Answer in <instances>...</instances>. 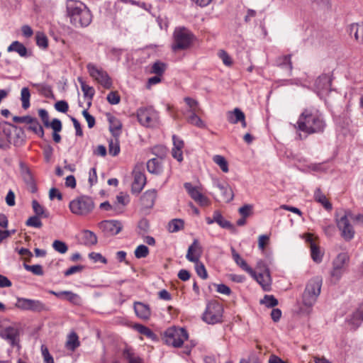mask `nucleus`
<instances>
[{"label":"nucleus","instance_id":"46","mask_svg":"<svg viewBox=\"0 0 363 363\" xmlns=\"http://www.w3.org/2000/svg\"><path fill=\"white\" fill-rule=\"evenodd\" d=\"M349 260V257L346 253H340L333 262V266L337 269H342L346 262Z\"/></svg>","mask_w":363,"mask_h":363},{"label":"nucleus","instance_id":"63","mask_svg":"<svg viewBox=\"0 0 363 363\" xmlns=\"http://www.w3.org/2000/svg\"><path fill=\"white\" fill-rule=\"evenodd\" d=\"M82 115L87 122L89 128H92L96 123L95 118L88 112L87 109L82 111Z\"/></svg>","mask_w":363,"mask_h":363},{"label":"nucleus","instance_id":"18","mask_svg":"<svg viewBox=\"0 0 363 363\" xmlns=\"http://www.w3.org/2000/svg\"><path fill=\"white\" fill-rule=\"evenodd\" d=\"M135 315L140 319L148 320L151 315V310L148 304L135 301L133 305Z\"/></svg>","mask_w":363,"mask_h":363},{"label":"nucleus","instance_id":"19","mask_svg":"<svg viewBox=\"0 0 363 363\" xmlns=\"http://www.w3.org/2000/svg\"><path fill=\"white\" fill-rule=\"evenodd\" d=\"M347 31L350 36L353 35L359 43L363 44V22L349 25Z\"/></svg>","mask_w":363,"mask_h":363},{"label":"nucleus","instance_id":"30","mask_svg":"<svg viewBox=\"0 0 363 363\" xmlns=\"http://www.w3.org/2000/svg\"><path fill=\"white\" fill-rule=\"evenodd\" d=\"M8 52H16L21 57H27L28 50L26 47L18 41H13L7 48Z\"/></svg>","mask_w":363,"mask_h":363},{"label":"nucleus","instance_id":"8","mask_svg":"<svg viewBox=\"0 0 363 363\" xmlns=\"http://www.w3.org/2000/svg\"><path fill=\"white\" fill-rule=\"evenodd\" d=\"M86 69L89 75L103 87L107 89L112 87V80L106 71L104 70L102 68L97 67L91 62L86 65Z\"/></svg>","mask_w":363,"mask_h":363},{"label":"nucleus","instance_id":"21","mask_svg":"<svg viewBox=\"0 0 363 363\" xmlns=\"http://www.w3.org/2000/svg\"><path fill=\"white\" fill-rule=\"evenodd\" d=\"M315 88L319 91L328 90L331 86V79L327 74L320 75L315 81Z\"/></svg>","mask_w":363,"mask_h":363},{"label":"nucleus","instance_id":"61","mask_svg":"<svg viewBox=\"0 0 363 363\" xmlns=\"http://www.w3.org/2000/svg\"><path fill=\"white\" fill-rule=\"evenodd\" d=\"M240 363H262V361L257 354L251 352L247 359H242Z\"/></svg>","mask_w":363,"mask_h":363},{"label":"nucleus","instance_id":"35","mask_svg":"<svg viewBox=\"0 0 363 363\" xmlns=\"http://www.w3.org/2000/svg\"><path fill=\"white\" fill-rule=\"evenodd\" d=\"M14 128L15 137L13 140V144L16 147L21 146L25 142V133L22 128L17 125H13Z\"/></svg>","mask_w":363,"mask_h":363},{"label":"nucleus","instance_id":"41","mask_svg":"<svg viewBox=\"0 0 363 363\" xmlns=\"http://www.w3.org/2000/svg\"><path fill=\"white\" fill-rule=\"evenodd\" d=\"M30 92L28 87H23L21 91V100L22 101V108L28 109L30 106Z\"/></svg>","mask_w":363,"mask_h":363},{"label":"nucleus","instance_id":"29","mask_svg":"<svg viewBox=\"0 0 363 363\" xmlns=\"http://www.w3.org/2000/svg\"><path fill=\"white\" fill-rule=\"evenodd\" d=\"M133 328L138 331L140 334L145 335L149 339L153 341H158L159 338L156 334H155L149 328L140 324L135 323L133 325Z\"/></svg>","mask_w":363,"mask_h":363},{"label":"nucleus","instance_id":"5","mask_svg":"<svg viewBox=\"0 0 363 363\" xmlns=\"http://www.w3.org/2000/svg\"><path fill=\"white\" fill-rule=\"evenodd\" d=\"M174 42L172 45L173 51L186 50L190 47L194 38V34L187 28H177L173 33Z\"/></svg>","mask_w":363,"mask_h":363},{"label":"nucleus","instance_id":"38","mask_svg":"<svg viewBox=\"0 0 363 363\" xmlns=\"http://www.w3.org/2000/svg\"><path fill=\"white\" fill-rule=\"evenodd\" d=\"M33 121L29 123L28 130L33 131L34 133L38 135L40 138H43L45 135L44 129L42 125L39 123V121L36 118L33 117Z\"/></svg>","mask_w":363,"mask_h":363},{"label":"nucleus","instance_id":"55","mask_svg":"<svg viewBox=\"0 0 363 363\" xmlns=\"http://www.w3.org/2000/svg\"><path fill=\"white\" fill-rule=\"evenodd\" d=\"M124 355L128 360V363H144V360L141 357L135 355L128 350L124 351Z\"/></svg>","mask_w":363,"mask_h":363},{"label":"nucleus","instance_id":"57","mask_svg":"<svg viewBox=\"0 0 363 363\" xmlns=\"http://www.w3.org/2000/svg\"><path fill=\"white\" fill-rule=\"evenodd\" d=\"M26 225L27 226H31L37 228H40L42 227L43 223L40 221V216H33L30 217L26 222Z\"/></svg>","mask_w":363,"mask_h":363},{"label":"nucleus","instance_id":"50","mask_svg":"<svg viewBox=\"0 0 363 363\" xmlns=\"http://www.w3.org/2000/svg\"><path fill=\"white\" fill-rule=\"evenodd\" d=\"M23 266L26 270L31 272L35 275L43 276L44 274L43 267L40 264L29 265L23 263Z\"/></svg>","mask_w":363,"mask_h":363},{"label":"nucleus","instance_id":"22","mask_svg":"<svg viewBox=\"0 0 363 363\" xmlns=\"http://www.w3.org/2000/svg\"><path fill=\"white\" fill-rule=\"evenodd\" d=\"M108 121L109 123V130L114 138H118L121 135L122 123L116 117L108 113Z\"/></svg>","mask_w":363,"mask_h":363},{"label":"nucleus","instance_id":"58","mask_svg":"<svg viewBox=\"0 0 363 363\" xmlns=\"http://www.w3.org/2000/svg\"><path fill=\"white\" fill-rule=\"evenodd\" d=\"M211 285L216 287V291L220 294L229 296L232 293L230 288L224 284H212Z\"/></svg>","mask_w":363,"mask_h":363},{"label":"nucleus","instance_id":"37","mask_svg":"<svg viewBox=\"0 0 363 363\" xmlns=\"http://www.w3.org/2000/svg\"><path fill=\"white\" fill-rule=\"evenodd\" d=\"M77 80L81 85L82 91H83L84 97H88L89 99L92 100L95 94V90L94 87L86 84L82 77H78Z\"/></svg>","mask_w":363,"mask_h":363},{"label":"nucleus","instance_id":"23","mask_svg":"<svg viewBox=\"0 0 363 363\" xmlns=\"http://www.w3.org/2000/svg\"><path fill=\"white\" fill-rule=\"evenodd\" d=\"M275 65L279 67L282 69H285L288 70L289 72H291L293 69L292 62H291V55H285L282 56H279L275 60Z\"/></svg>","mask_w":363,"mask_h":363},{"label":"nucleus","instance_id":"47","mask_svg":"<svg viewBox=\"0 0 363 363\" xmlns=\"http://www.w3.org/2000/svg\"><path fill=\"white\" fill-rule=\"evenodd\" d=\"M35 40L37 45L45 50L48 47V39L46 35L43 32H37L35 35Z\"/></svg>","mask_w":363,"mask_h":363},{"label":"nucleus","instance_id":"15","mask_svg":"<svg viewBox=\"0 0 363 363\" xmlns=\"http://www.w3.org/2000/svg\"><path fill=\"white\" fill-rule=\"evenodd\" d=\"M254 279H255L259 284L261 285L262 288L265 291H269L271 289V277L269 272L267 270L266 274L257 273L254 271V273H248Z\"/></svg>","mask_w":363,"mask_h":363},{"label":"nucleus","instance_id":"52","mask_svg":"<svg viewBox=\"0 0 363 363\" xmlns=\"http://www.w3.org/2000/svg\"><path fill=\"white\" fill-rule=\"evenodd\" d=\"M139 229L138 234L141 236H144L145 234L147 233L150 229V223L147 218H142L139 220L138 224Z\"/></svg>","mask_w":363,"mask_h":363},{"label":"nucleus","instance_id":"51","mask_svg":"<svg viewBox=\"0 0 363 363\" xmlns=\"http://www.w3.org/2000/svg\"><path fill=\"white\" fill-rule=\"evenodd\" d=\"M149 252V249L146 245H140L135 250L134 254L137 259H141L147 257Z\"/></svg>","mask_w":363,"mask_h":363},{"label":"nucleus","instance_id":"33","mask_svg":"<svg viewBox=\"0 0 363 363\" xmlns=\"http://www.w3.org/2000/svg\"><path fill=\"white\" fill-rule=\"evenodd\" d=\"M13 125V124L7 121H3L0 123V128H1L3 133L6 138V141L9 146L12 143V133L14 132Z\"/></svg>","mask_w":363,"mask_h":363},{"label":"nucleus","instance_id":"43","mask_svg":"<svg viewBox=\"0 0 363 363\" xmlns=\"http://www.w3.org/2000/svg\"><path fill=\"white\" fill-rule=\"evenodd\" d=\"M120 150L118 138L111 139L108 141V152L113 157L117 156L120 152Z\"/></svg>","mask_w":363,"mask_h":363},{"label":"nucleus","instance_id":"20","mask_svg":"<svg viewBox=\"0 0 363 363\" xmlns=\"http://www.w3.org/2000/svg\"><path fill=\"white\" fill-rule=\"evenodd\" d=\"M157 198V191L155 189L147 190L141 196V205L145 208H152Z\"/></svg>","mask_w":363,"mask_h":363},{"label":"nucleus","instance_id":"64","mask_svg":"<svg viewBox=\"0 0 363 363\" xmlns=\"http://www.w3.org/2000/svg\"><path fill=\"white\" fill-rule=\"evenodd\" d=\"M42 355L45 363H55L53 357L50 354L48 349L45 345L41 346Z\"/></svg>","mask_w":363,"mask_h":363},{"label":"nucleus","instance_id":"25","mask_svg":"<svg viewBox=\"0 0 363 363\" xmlns=\"http://www.w3.org/2000/svg\"><path fill=\"white\" fill-rule=\"evenodd\" d=\"M230 250L233 260L242 269L247 273H254L252 268L248 266L245 260L240 257L233 247H231Z\"/></svg>","mask_w":363,"mask_h":363},{"label":"nucleus","instance_id":"54","mask_svg":"<svg viewBox=\"0 0 363 363\" xmlns=\"http://www.w3.org/2000/svg\"><path fill=\"white\" fill-rule=\"evenodd\" d=\"M194 263L196 264L195 269L198 276H199L203 279H206L208 278V273L204 264L199 260V262Z\"/></svg>","mask_w":363,"mask_h":363},{"label":"nucleus","instance_id":"16","mask_svg":"<svg viewBox=\"0 0 363 363\" xmlns=\"http://www.w3.org/2000/svg\"><path fill=\"white\" fill-rule=\"evenodd\" d=\"M19 168L23 181L26 184L32 187V192H35L37 188L35 183V179L29 167L23 162H20Z\"/></svg>","mask_w":363,"mask_h":363},{"label":"nucleus","instance_id":"7","mask_svg":"<svg viewBox=\"0 0 363 363\" xmlns=\"http://www.w3.org/2000/svg\"><path fill=\"white\" fill-rule=\"evenodd\" d=\"M223 308L217 301L209 302L202 315V319L208 324H216L222 321Z\"/></svg>","mask_w":363,"mask_h":363},{"label":"nucleus","instance_id":"49","mask_svg":"<svg viewBox=\"0 0 363 363\" xmlns=\"http://www.w3.org/2000/svg\"><path fill=\"white\" fill-rule=\"evenodd\" d=\"M259 303L260 304L265 305L267 308H273L279 303L278 300L273 295H264Z\"/></svg>","mask_w":363,"mask_h":363},{"label":"nucleus","instance_id":"4","mask_svg":"<svg viewBox=\"0 0 363 363\" xmlns=\"http://www.w3.org/2000/svg\"><path fill=\"white\" fill-rule=\"evenodd\" d=\"M188 337V333L184 328L174 326L168 328L162 335L164 343L174 347H180Z\"/></svg>","mask_w":363,"mask_h":363},{"label":"nucleus","instance_id":"13","mask_svg":"<svg viewBox=\"0 0 363 363\" xmlns=\"http://www.w3.org/2000/svg\"><path fill=\"white\" fill-rule=\"evenodd\" d=\"M133 182L131 186L133 194H139L146 184V176L140 168L135 167L133 171Z\"/></svg>","mask_w":363,"mask_h":363},{"label":"nucleus","instance_id":"39","mask_svg":"<svg viewBox=\"0 0 363 363\" xmlns=\"http://www.w3.org/2000/svg\"><path fill=\"white\" fill-rule=\"evenodd\" d=\"M167 152V148L163 145H157L151 148V153L157 157V159L160 160L165 158Z\"/></svg>","mask_w":363,"mask_h":363},{"label":"nucleus","instance_id":"14","mask_svg":"<svg viewBox=\"0 0 363 363\" xmlns=\"http://www.w3.org/2000/svg\"><path fill=\"white\" fill-rule=\"evenodd\" d=\"M213 186L218 188L221 192L222 200L229 203L233 200L234 194L230 185L225 182H220L218 179H214Z\"/></svg>","mask_w":363,"mask_h":363},{"label":"nucleus","instance_id":"53","mask_svg":"<svg viewBox=\"0 0 363 363\" xmlns=\"http://www.w3.org/2000/svg\"><path fill=\"white\" fill-rule=\"evenodd\" d=\"M311 257L315 262L320 263L322 261V255L320 254V249L314 243L311 244Z\"/></svg>","mask_w":363,"mask_h":363},{"label":"nucleus","instance_id":"11","mask_svg":"<svg viewBox=\"0 0 363 363\" xmlns=\"http://www.w3.org/2000/svg\"><path fill=\"white\" fill-rule=\"evenodd\" d=\"M335 217L337 227L341 232V236L346 241L352 240L355 235V230L350 223V220H347L346 218H340L338 216H335Z\"/></svg>","mask_w":363,"mask_h":363},{"label":"nucleus","instance_id":"44","mask_svg":"<svg viewBox=\"0 0 363 363\" xmlns=\"http://www.w3.org/2000/svg\"><path fill=\"white\" fill-rule=\"evenodd\" d=\"M190 116L187 118L188 123L199 128H203L205 124L201 118L196 114V112L189 110Z\"/></svg>","mask_w":363,"mask_h":363},{"label":"nucleus","instance_id":"28","mask_svg":"<svg viewBox=\"0 0 363 363\" xmlns=\"http://www.w3.org/2000/svg\"><path fill=\"white\" fill-rule=\"evenodd\" d=\"M363 322V303L361 304L355 312L352 313L349 320V323L357 329Z\"/></svg>","mask_w":363,"mask_h":363},{"label":"nucleus","instance_id":"26","mask_svg":"<svg viewBox=\"0 0 363 363\" xmlns=\"http://www.w3.org/2000/svg\"><path fill=\"white\" fill-rule=\"evenodd\" d=\"M82 243L85 246L90 247L96 245L98 242V238L96 235L89 230H84L82 232Z\"/></svg>","mask_w":363,"mask_h":363},{"label":"nucleus","instance_id":"24","mask_svg":"<svg viewBox=\"0 0 363 363\" xmlns=\"http://www.w3.org/2000/svg\"><path fill=\"white\" fill-rule=\"evenodd\" d=\"M18 335V330L13 327L6 328L1 332V337L7 340L12 346L16 345V338Z\"/></svg>","mask_w":363,"mask_h":363},{"label":"nucleus","instance_id":"9","mask_svg":"<svg viewBox=\"0 0 363 363\" xmlns=\"http://www.w3.org/2000/svg\"><path fill=\"white\" fill-rule=\"evenodd\" d=\"M15 306L23 311H30L35 313L49 310L48 307L41 301L26 298H17Z\"/></svg>","mask_w":363,"mask_h":363},{"label":"nucleus","instance_id":"59","mask_svg":"<svg viewBox=\"0 0 363 363\" xmlns=\"http://www.w3.org/2000/svg\"><path fill=\"white\" fill-rule=\"evenodd\" d=\"M335 216H338L340 218H346L347 220L352 219L354 221L355 216L352 211L350 209L347 210H340L338 212L335 213Z\"/></svg>","mask_w":363,"mask_h":363},{"label":"nucleus","instance_id":"3","mask_svg":"<svg viewBox=\"0 0 363 363\" xmlns=\"http://www.w3.org/2000/svg\"><path fill=\"white\" fill-rule=\"evenodd\" d=\"M323 279L320 277H314L308 280L302 294V303L311 310L317 301L321 291Z\"/></svg>","mask_w":363,"mask_h":363},{"label":"nucleus","instance_id":"56","mask_svg":"<svg viewBox=\"0 0 363 363\" xmlns=\"http://www.w3.org/2000/svg\"><path fill=\"white\" fill-rule=\"evenodd\" d=\"M52 247L54 248V250L55 251H57L61 254L65 253L68 250V247H67V245H66V243L62 241L58 240H56L53 242Z\"/></svg>","mask_w":363,"mask_h":363},{"label":"nucleus","instance_id":"42","mask_svg":"<svg viewBox=\"0 0 363 363\" xmlns=\"http://www.w3.org/2000/svg\"><path fill=\"white\" fill-rule=\"evenodd\" d=\"M184 187L190 197L194 201H196V199H199V197L201 196V194H202L199 191L197 186H194L190 182L184 183Z\"/></svg>","mask_w":363,"mask_h":363},{"label":"nucleus","instance_id":"60","mask_svg":"<svg viewBox=\"0 0 363 363\" xmlns=\"http://www.w3.org/2000/svg\"><path fill=\"white\" fill-rule=\"evenodd\" d=\"M108 102L112 105H116L120 103L121 97L117 91H111L106 97Z\"/></svg>","mask_w":363,"mask_h":363},{"label":"nucleus","instance_id":"17","mask_svg":"<svg viewBox=\"0 0 363 363\" xmlns=\"http://www.w3.org/2000/svg\"><path fill=\"white\" fill-rule=\"evenodd\" d=\"M201 247L197 239H194L189 247L186 258L191 262H197L201 257Z\"/></svg>","mask_w":363,"mask_h":363},{"label":"nucleus","instance_id":"12","mask_svg":"<svg viewBox=\"0 0 363 363\" xmlns=\"http://www.w3.org/2000/svg\"><path fill=\"white\" fill-rule=\"evenodd\" d=\"M99 227L106 236H113L121 231L123 225L119 220H108L100 222Z\"/></svg>","mask_w":363,"mask_h":363},{"label":"nucleus","instance_id":"36","mask_svg":"<svg viewBox=\"0 0 363 363\" xmlns=\"http://www.w3.org/2000/svg\"><path fill=\"white\" fill-rule=\"evenodd\" d=\"M315 200L321 203L326 210H331L333 206L331 203L327 199L320 188L315 189L314 192Z\"/></svg>","mask_w":363,"mask_h":363},{"label":"nucleus","instance_id":"31","mask_svg":"<svg viewBox=\"0 0 363 363\" xmlns=\"http://www.w3.org/2000/svg\"><path fill=\"white\" fill-rule=\"evenodd\" d=\"M214 220L223 228L229 229L232 231L235 230V226L230 221L224 219L219 211H214Z\"/></svg>","mask_w":363,"mask_h":363},{"label":"nucleus","instance_id":"6","mask_svg":"<svg viewBox=\"0 0 363 363\" xmlns=\"http://www.w3.org/2000/svg\"><path fill=\"white\" fill-rule=\"evenodd\" d=\"M69 208L72 213L84 216L93 211L94 203L90 196H80L69 202Z\"/></svg>","mask_w":363,"mask_h":363},{"label":"nucleus","instance_id":"1","mask_svg":"<svg viewBox=\"0 0 363 363\" xmlns=\"http://www.w3.org/2000/svg\"><path fill=\"white\" fill-rule=\"evenodd\" d=\"M295 128L307 135L323 133L326 128L323 114L315 108H305L298 116Z\"/></svg>","mask_w":363,"mask_h":363},{"label":"nucleus","instance_id":"10","mask_svg":"<svg viewBox=\"0 0 363 363\" xmlns=\"http://www.w3.org/2000/svg\"><path fill=\"white\" fill-rule=\"evenodd\" d=\"M138 122L143 126H152L158 118V113L152 107H140L137 110Z\"/></svg>","mask_w":363,"mask_h":363},{"label":"nucleus","instance_id":"34","mask_svg":"<svg viewBox=\"0 0 363 363\" xmlns=\"http://www.w3.org/2000/svg\"><path fill=\"white\" fill-rule=\"evenodd\" d=\"M245 117V113L238 108H235L233 111L228 112V121L231 124H237Z\"/></svg>","mask_w":363,"mask_h":363},{"label":"nucleus","instance_id":"45","mask_svg":"<svg viewBox=\"0 0 363 363\" xmlns=\"http://www.w3.org/2000/svg\"><path fill=\"white\" fill-rule=\"evenodd\" d=\"M213 161L220 167L223 172H228L229 171L228 161L223 156L216 155L213 157Z\"/></svg>","mask_w":363,"mask_h":363},{"label":"nucleus","instance_id":"48","mask_svg":"<svg viewBox=\"0 0 363 363\" xmlns=\"http://www.w3.org/2000/svg\"><path fill=\"white\" fill-rule=\"evenodd\" d=\"M167 65L165 63L156 61L152 65L151 72L158 76H162L166 69Z\"/></svg>","mask_w":363,"mask_h":363},{"label":"nucleus","instance_id":"32","mask_svg":"<svg viewBox=\"0 0 363 363\" xmlns=\"http://www.w3.org/2000/svg\"><path fill=\"white\" fill-rule=\"evenodd\" d=\"M80 345L79 337L75 332H72L68 336L65 344L66 348L72 352L76 350Z\"/></svg>","mask_w":363,"mask_h":363},{"label":"nucleus","instance_id":"40","mask_svg":"<svg viewBox=\"0 0 363 363\" xmlns=\"http://www.w3.org/2000/svg\"><path fill=\"white\" fill-rule=\"evenodd\" d=\"M184 227V222L182 219L174 218L171 220L168 223V230L170 233H176L183 229Z\"/></svg>","mask_w":363,"mask_h":363},{"label":"nucleus","instance_id":"27","mask_svg":"<svg viewBox=\"0 0 363 363\" xmlns=\"http://www.w3.org/2000/svg\"><path fill=\"white\" fill-rule=\"evenodd\" d=\"M147 171L154 174H160L162 172V164L160 159L152 158L147 162Z\"/></svg>","mask_w":363,"mask_h":363},{"label":"nucleus","instance_id":"62","mask_svg":"<svg viewBox=\"0 0 363 363\" xmlns=\"http://www.w3.org/2000/svg\"><path fill=\"white\" fill-rule=\"evenodd\" d=\"M65 293L66 299L74 304H79L80 297L78 294H74L70 291H67Z\"/></svg>","mask_w":363,"mask_h":363},{"label":"nucleus","instance_id":"2","mask_svg":"<svg viewBox=\"0 0 363 363\" xmlns=\"http://www.w3.org/2000/svg\"><path fill=\"white\" fill-rule=\"evenodd\" d=\"M67 16L76 28L87 27L92 21V14L86 4L77 0H67Z\"/></svg>","mask_w":363,"mask_h":363}]
</instances>
